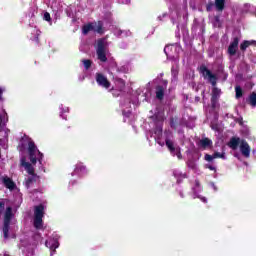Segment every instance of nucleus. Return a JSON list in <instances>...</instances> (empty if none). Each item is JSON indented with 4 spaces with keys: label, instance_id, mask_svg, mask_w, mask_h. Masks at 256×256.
<instances>
[{
    "label": "nucleus",
    "instance_id": "e433bc0d",
    "mask_svg": "<svg viewBox=\"0 0 256 256\" xmlns=\"http://www.w3.org/2000/svg\"><path fill=\"white\" fill-rule=\"evenodd\" d=\"M201 200L203 201V203H207V198L203 197L201 198Z\"/></svg>",
    "mask_w": 256,
    "mask_h": 256
},
{
    "label": "nucleus",
    "instance_id": "c756f323",
    "mask_svg": "<svg viewBox=\"0 0 256 256\" xmlns=\"http://www.w3.org/2000/svg\"><path fill=\"white\" fill-rule=\"evenodd\" d=\"M204 159L205 161H208V163H211V161H213L215 158L213 157V154H205Z\"/></svg>",
    "mask_w": 256,
    "mask_h": 256
},
{
    "label": "nucleus",
    "instance_id": "4468645a",
    "mask_svg": "<svg viewBox=\"0 0 256 256\" xmlns=\"http://www.w3.org/2000/svg\"><path fill=\"white\" fill-rule=\"evenodd\" d=\"M199 146L202 147V149H209V147H213V141L209 138H202L199 141Z\"/></svg>",
    "mask_w": 256,
    "mask_h": 256
},
{
    "label": "nucleus",
    "instance_id": "39448f33",
    "mask_svg": "<svg viewBox=\"0 0 256 256\" xmlns=\"http://www.w3.org/2000/svg\"><path fill=\"white\" fill-rule=\"evenodd\" d=\"M96 55L99 61L107 63V53L105 51V39L101 38L97 41Z\"/></svg>",
    "mask_w": 256,
    "mask_h": 256
},
{
    "label": "nucleus",
    "instance_id": "a19ab883",
    "mask_svg": "<svg viewBox=\"0 0 256 256\" xmlns=\"http://www.w3.org/2000/svg\"><path fill=\"white\" fill-rule=\"evenodd\" d=\"M196 185H199V181H196Z\"/></svg>",
    "mask_w": 256,
    "mask_h": 256
},
{
    "label": "nucleus",
    "instance_id": "6ab92c4d",
    "mask_svg": "<svg viewBox=\"0 0 256 256\" xmlns=\"http://www.w3.org/2000/svg\"><path fill=\"white\" fill-rule=\"evenodd\" d=\"M248 105H251V107H256V92H252L248 97Z\"/></svg>",
    "mask_w": 256,
    "mask_h": 256
},
{
    "label": "nucleus",
    "instance_id": "6e6552de",
    "mask_svg": "<svg viewBox=\"0 0 256 256\" xmlns=\"http://www.w3.org/2000/svg\"><path fill=\"white\" fill-rule=\"evenodd\" d=\"M240 152L243 155V157L248 158L251 155V147L249 146V143L247 141L242 140L240 143Z\"/></svg>",
    "mask_w": 256,
    "mask_h": 256
},
{
    "label": "nucleus",
    "instance_id": "58836bf2",
    "mask_svg": "<svg viewBox=\"0 0 256 256\" xmlns=\"http://www.w3.org/2000/svg\"><path fill=\"white\" fill-rule=\"evenodd\" d=\"M178 159H181V152L179 151L177 154Z\"/></svg>",
    "mask_w": 256,
    "mask_h": 256
},
{
    "label": "nucleus",
    "instance_id": "4be33fe9",
    "mask_svg": "<svg viewBox=\"0 0 256 256\" xmlns=\"http://www.w3.org/2000/svg\"><path fill=\"white\" fill-rule=\"evenodd\" d=\"M166 147L169 149L170 153H175V145L173 144V141L170 139L165 140Z\"/></svg>",
    "mask_w": 256,
    "mask_h": 256
},
{
    "label": "nucleus",
    "instance_id": "79ce46f5",
    "mask_svg": "<svg viewBox=\"0 0 256 256\" xmlns=\"http://www.w3.org/2000/svg\"><path fill=\"white\" fill-rule=\"evenodd\" d=\"M6 256H9V255H6Z\"/></svg>",
    "mask_w": 256,
    "mask_h": 256
},
{
    "label": "nucleus",
    "instance_id": "f03ea898",
    "mask_svg": "<svg viewBox=\"0 0 256 256\" xmlns=\"http://www.w3.org/2000/svg\"><path fill=\"white\" fill-rule=\"evenodd\" d=\"M28 155H29L30 163H32V165H36L37 161L41 163V161L43 160V153L37 150V146L33 141H30L28 143Z\"/></svg>",
    "mask_w": 256,
    "mask_h": 256
},
{
    "label": "nucleus",
    "instance_id": "c85d7f7f",
    "mask_svg": "<svg viewBox=\"0 0 256 256\" xmlns=\"http://www.w3.org/2000/svg\"><path fill=\"white\" fill-rule=\"evenodd\" d=\"M219 102V98H211V107L212 109H217V103Z\"/></svg>",
    "mask_w": 256,
    "mask_h": 256
},
{
    "label": "nucleus",
    "instance_id": "9b49d317",
    "mask_svg": "<svg viewBox=\"0 0 256 256\" xmlns=\"http://www.w3.org/2000/svg\"><path fill=\"white\" fill-rule=\"evenodd\" d=\"M249 47H256V41L255 40H244L240 44V51L245 53V51H247V48H249Z\"/></svg>",
    "mask_w": 256,
    "mask_h": 256
},
{
    "label": "nucleus",
    "instance_id": "a211bd4d",
    "mask_svg": "<svg viewBox=\"0 0 256 256\" xmlns=\"http://www.w3.org/2000/svg\"><path fill=\"white\" fill-rule=\"evenodd\" d=\"M173 175L178 184L183 183V179H187V174H185V173H180V172L175 171V172H173Z\"/></svg>",
    "mask_w": 256,
    "mask_h": 256
},
{
    "label": "nucleus",
    "instance_id": "2f4dec72",
    "mask_svg": "<svg viewBox=\"0 0 256 256\" xmlns=\"http://www.w3.org/2000/svg\"><path fill=\"white\" fill-rule=\"evenodd\" d=\"M205 169H209V171L217 172V168L211 164H206Z\"/></svg>",
    "mask_w": 256,
    "mask_h": 256
},
{
    "label": "nucleus",
    "instance_id": "7ed1b4c3",
    "mask_svg": "<svg viewBox=\"0 0 256 256\" xmlns=\"http://www.w3.org/2000/svg\"><path fill=\"white\" fill-rule=\"evenodd\" d=\"M13 217H14L13 208L11 206H8L4 212V222H3V228H2L4 239L9 238V229L11 227V221Z\"/></svg>",
    "mask_w": 256,
    "mask_h": 256
},
{
    "label": "nucleus",
    "instance_id": "1a4fd4ad",
    "mask_svg": "<svg viewBox=\"0 0 256 256\" xmlns=\"http://www.w3.org/2000/svg\"><path fill=\"white\" fill-rule=\"evenodd\" d=\"M165 89H167V80L164 81V87L161 85L156 86V99L163 101L165 97Z\"/></svg>",
    "mask_w": 256,
    "mask_h": 256
},
{
    "label": "nucleus",
    "instance_id": "473e14b6",
    "mask_svg": "<svg viewBox=\"0 0 256 256\" xmlns=\"http://www.w3.org/2000/svg\"><path fill=\"white\" fill-rule=\"evenodd\" d=\"M4 211H5V202L0 201V217L1 215H3Z\"/></svg>",
    "mask_w": 256,
    "mask_h": 256
},
{
    "label": "nucleus",
    "instance_id": "5701e85b",
    "mask_svg": "<svg viewBox=\"0 0 256 256\" xmlns=\"http://www.w3.org/2000/svg\"><path fill=\"white\" fill-rule=\"evenodd\" d=\"M219 97H221V89L214 87L212 89V97L211 98L219 99Z\"/></svg>",
    "mask_w": 256,
    "mask_h": 256
},
{
    "label": "nucleus",
    "instance_id": "4c0bfd02",
    "mask_svg": "<svg viewBox=\"0 0 256 256\" xmlns=\"http://www.w3.org/2000/svg\"><path fill=\"white\" fill-rule=\"evenodd\" d=\"M3 95V90L0 88V101H1V96Z\"/></svg>",
    "mask_w": 256,
    "mask_h": 256
},
{
    "label": "nucleus",
    "instance_id": "c9c22d12",
    "mask_svg": "<svg viewBox=\"0 0 256 256\" xmlns=\"http://www.w3.org/2000/svg\"><path fill=\"white\" fill-rule=\"evenodd\" d=\"M123 115H124V117H129V114L125 111H123Z\"/></svg>",
    "mask_w": 256,
    "mask_h": 256
},
{
    "label": "nucleus",
    "instance_id": "ea45409f",
    "mask_svg": "<svg viewBox=\"0 0 256 256\" xmlns=\"http://www.w3.org/2000/svg\"><path fill=\"white\" fill-rule=\"evenodd\" d=\"M180 197H182V198L185 197L182 192H180Z\"/></svg>",
    "mask_w": 256,
    "mask_h": 256
},
{
    "label": "nucleus",
    "instance_id": "a878e982",
    "mask_svg": "<svg viewBox=\"0 0 256 256\" xmlns=\"http://www.w3.org/2000/svg\"><path fill=\"white\" fill-rule=\"evenodd\" d=\"M82 63L86 70L91 69V65H93V61L91 60H83Z\"/></svg>",
    "mask_w": 256,
    "mask_h": 256
},
{
    "label": "nucleus",
    "instance_id": "aec40b11",
    "mask_svg": "<svg viewBox=\"0 0 256 256\" xmlns=\"http://www.w3.org/2000/svg\"><path fill=\"white\" fill-rule=\"evenodd\" d=\"M215 7L217 11H223L225 9V0H215Z\"/></svg>",
    "mask_w": 256,
    "mask_h": 256
},
{
    "label": "nucleus",
    "instance_id": "dca6fc26",
    "mask_svg": "<svg viewBox=\"0 0 256 256\" xmlns=\"http://www.w3.org/2000/svg\"><path fill=\"white\" fill-rule=\"evenodd\" d=\"M3 184L5 185L6 189H10V191H13L15 189V182L9 177L3 178Z\"/></svg>",
    "mask_w": 256,
    "mask_h": 256
},
{
    "label": "nucleus",
    "instance_id": "f3484780",
    "mask_svg": "<svg viewBox=\"0 0 256 256\" xmlns=\"http://www.w3.org/2000/svg\"><path fill=\"white\" fill-rule=\"evenodd\" d=\"M38 177L39 176H37V174L31 175L30 177H28L25 181V187L29 189V187H31L33 183H37Z\"/></svg>",
    "mask_w": 256,
    "mask_h": 256
},
{
    "label": "nucleus",
    "instance_id": "f704fd0d",
    "mask_svg": "<svg viewBox=\"0 0 256 256\" xmlns=\"http://www.w3.org/2000/svg\"><path fill=\"white\" fill-rule=\"evenodd\" d=\"M35 41H36V43H39V34L36 35Z\"/></svg>",
    "mask_w": 256,
    "mask_h": 256
},
{
    "label": "nucleus",
    "instance_id": "20e7f679",
    "mask_svg": "<svg viewBox=\"0 0 256 256\" xmlns=\"http://www.w3.org/2000/svg\"><path fill=\"white\" fill-rule=\"evenodd\" d=\"M199 73L204 79H207L209 83H211L212 87L217 85V75L213 74V72H211L207 66L201 65L199 67Z\"/></svg>",
    "mask_w": 256,
    "mask_h": 256
},
{
    "label": "nucleus",
    "instance_id": "423d86ee",
    "mask_svg": "<svg viewBox=\"0 0 256 256\" xmlns=\"http://www.w3.org/2000/svg\"><path fill=\"white\" fill-rule=\"evenodd\" d=\"M96 83L99 87H103L104 89H109L111 87V82L102 73H96Z\"/></svg>",
    "mask_w": 256,
    "mask_h": 256
},
{
    "label": "nucleus",
    "instance_id": "cd10ccee",
    "mask_svg": "<svg viewBox=\"0 0 256 256\" xmlns=\"http://www.w3.org/2000/svg\"><path fill=\"white\" fill-rule=\"evenodd\" d=\"M170 127L171 129H177V119L175 118H170Z\"/></svg>",
    "mask_w": 256,
    "mask_h": 256
},
{
    "label": "nucleus",
    "instance_id": "7c9ffc66",
    "mask_svg": "<svg viewBox=\"0 0 256 256\" xmlns=\"http://www.w3.org/2000/svg\"><path fill=\"white\" fill-rule=\"evenodd\" d=\"M5 117H6V121H8L7 112L3 111V115L0 114V125L3 124V119H5Z\"/></svg>",
    "mask_w": 256,
    "mask_h": 256
},
{
    "label": "nucleus",
    "instance_id": "72a5a7b5",
    "mask_svg": "<svg viewBox=\"0 0 256 256\" xmlns=\"http://www.w3.org/2000/svg\"><path fill=\"white\" fill-rule=\"evenodd\" d=\"M44 21H51V14L49 12L44 13Z\"/></svg>",
    "mask_w": 256,
    "mask_h": 256
},
{
    "label": "nucleus",
    "instance_id": "bb28decb",
    "mask_svg": "<svg viewBox=\"0 0 256 256\" xmlns=\"http://www.w3.org/2000/svg\"><path fill=\"white\" fill-rule=\"evenodd\" d=\"M213 7H215V3H213V1H209L206 5V11L208 13L213 11Z\"/></svg>",
    "mask_w": 256,
    "mask_h": 256
},
{
    "label": "nucleus",
    "instance_id": "0eeeda50",
    "mask_svg": "<svg viewBox=\"0 0 256 256\" xmlns=\"http://www.w3.org/2000/svg\"><path fill=\"white\" fill-rule=\"evenodd\" d=\"M237 49H239V38L235 37L228 47V54L231 57L237 55Z\"/></svg>",
    "mask_w": 256,
    "mask_h": 256
},
{
    "label": "nucleus",
    "instance_id": "393cba45",
    "mask_svg": "<svg viewBox=\"0 0 256 256\" xmlns=\"http://www.w3.org/2000/svg\"><path fill=\"white\" fill-rule=\"evenodd\" d=\"M212 155L214 159H227V157L225 156V152H214Z\"/></svg>",
    "mask_w": 256,
    "mask_h": 256
},
{
    "label": "nucleus",
    "instance_id": "b1692460",
    "mask_svg": "<svg viewBox=\"0 0 256 256\" xmlns=\"http://www.w3.org/2000/svg\"><path fill=\"white\" fill-rule=\"evenodd\" d=\"M235 97L236 99H241V97H243V88H241V86H236L235 87Z\"/></svg>",
    "mask_w": 256,
    "mask_h": 256
},
{
    "label": "nucleus",
    "instance_id": "f8f14e48",
    "mask_svg": "<svg viewBox=\"0 0 256 256\" xmlns=\"http://www.w3.org/2000/svg\"><path fill=\"white\" fill-rule=\"evenodd\" d=\"M74 173L75 175H85L87 174V167H85L82 163H79L76 165L75 169H74Z\"/></svg>",
    "mask_w": 256,
    "mask_h": 256
},
{
    "label": "nucleus",
    "instance_id": "ddd939ff",
    "mask_svg": "<svg viewBox=\"0 0 256 256\" xmlns=\"http://www.w3.org/2000/svg\"><path fill=\"white\" fill-rule=\"evenodd\" d=\"M239 143H241V138L232 137L228 142V147H230V149H233V151H235L237 147H239Z\"/></svg>",
    "mask_w": 256,
    "mask_h": 256
},
{
    "label": "nucleus",
    "instance_id": "2eb2a0df",
    "mask_svg": "<svg viewBox=\"0 0 256 256\" xmlns=\"http://www.w3.org/2000/svg\"><path fill=\"white\" fill-rule=\"evenodd\" d=\"M95 25H97V23H91V22H89L88 24L83 25L82 26V34L89 35L90 31H94Z\"/></svg>",
    "mask_w": 256,
    "mask_h": 256
},
{
    "label": "nucleus",
    "instance_id": "9d476101",
    "mask_svg": "<svg viewBox=\"0 0 256 256\" xmlns=\"http://www.w3.org/2000/svg\"><path fill=\"white\" fill-rule=\"evenodd\" d=\"M21 166L24 167V169L28 173V175H37L35 173V168L33 167V165L31 163L27 162V160L25 158L21 159Z\"/></svg>",
    "mask_w": 256,
    "mask_h": 256
},
{
    "label": "nucleus",
    "instance_id": "412c9836",
    "mask_svg": "<svg viewBox=\"0 0 256 256\" xmlns=\"http://www.w3.org/2000/svg\"><path fill=\"white\" fill-rule=\"evenodd\" d=\"M94 31L96 33H99V35H103L105 33V31L103 30V22L98 21L97 26H94Z\"/></svg>",
    "mask_w": 256,
    "mask_h": 256
},
{
    "label": "nucleus",
    "instance_id": "f257e3e1",
    "mask_svg": "<svg viewBox=\"0 0 256 256\" xmlns=\"http://www.w3.org/2000/svg\"><path fill=\"white\" fill-rule=\"evenodd\" d=\"M45 216V206L43 204L34 207V222L33 225L37 231L43 229V217Z\"/></svg>",
    "mask_w": 256,
    "mask_h": 256
}]
</instances>
